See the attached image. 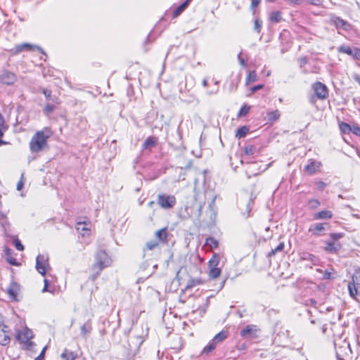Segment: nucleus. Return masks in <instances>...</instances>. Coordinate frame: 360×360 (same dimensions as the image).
<instances>
[{
	"instance_id": "obj_1",
	"label": "nucleus",
	"mask_w": 360,
	"mask_h": 360,
	"mask_svg": "<svg viewBox=\"0 0 360 360\" xmlns=\"http://www.w3.org/2000/svg\"><path fill=\"white\" fill-rule=\"evenodd\" d=\"M53 134L49 127L38 131L32 136L30 142V149L32 153H39L47 146V140Z\"/></svg>"
},
{
	"instance_id": "obj_2",
	"label": "nucleus",
	"mask_w": 360,
	"mask_h": 360,
	"mask_svg": "<svg viewBox=\"0 0 360 360\" xmlns=\"http://www.w3.org/2000/svg\"><path fill=\"white\" fill-rule=\"evenodd\" d=\"M176 200L174 195L166 194L158 195L157 203L163 209H172L176 205Z\"/></svg>"
},
{
	"instance_id": "obj_3",
	"label": "nucleus",
	"mask_w": 360,
	"mask_h": 360,
	"mask_svg": "<svg viewBox=\"0 0 360 360\" xmlns=\"http://www.w3.org/2000/svg\"><path fill=\"white\" fill-rule=\"evenodd\" d=\"M35 49L46 56L45 52L40 46L32 45L29 43L17 44L14 48L10 49L8 51L11 56H15L25 51H33Z\"/></svg>"
},
{
	"instance_id": "obj_4",
	"label": "nucleus",
	"mask_w": 360,
	"mask_h": 360,
	"mask_svg": "<svg viewBox=\"0 0 360 360\" xmlns=\"http://www.w3.org/2000/svg\"><path fill=\"white\" fill-rule=\"evenodd\" d=\"M360 290V269H356L353 276L352 281L348 283L349 292H358Z\"/></svg>"
},
{
	"instance_id": "obj_5",
	"label": "nucleus",
	"mask_w": 360,
	"mask_h": 360,
	"mask_svg": "<svg viewBox=\"0 0 360 360\" xmlns=\"http://www.w3.org/2000/svg\"><path fill=\"white\" fill-rule=\"evenodd\" d=\"M17 80L16 75L7 70L0 71V82L6 85H13Z\"/></svg>"
},
{
	"instance_id": "obj_6",
	"label": "nucleus",
	"mask_w": 360,
	"mask_h": 360,
	"mask_svg": "<svg viewBox=\"0 0 360 360\" xmlns=\"http://www.w3.org/2000/svg\"><path fill=\"white\" fill-rule=\"evenodd\" d=\"M312 88L318 98L323 100L328 97V88L324 84L319 82H315Z\"/></svg>"
},
{
	"instance_id": "obj_7",
	"label": "nucleus",
	"mask_w": 360,
	"mask_h": 360,
	"mask_svg": "<svg viewBox=\"0 0 360 360\" xmlns=\"http://www.w3.org/2000/svg\"><path fill=\"white\" fill-rule=\"evenodd\" d=\"M258 328L255 325H248L243 329L240 335L242 337L253 339L257 338Z\"/></svg>"
},
{
	"instance_id": "obj_8",
	"label": "nucleus",
	"mask_w": 360,
	"mask_h": 360,
	"mask_svg": "<svg viewBox=\"0 0 360 360\" xmlns=\"http://www.w3.org/2000/svg\"><path fill=\"white\" fill-rule=\"evenodd\" d=\"M33 337L32 330L26 327L23 331H18L15 339L20 342H27L28 340L32 339Z\"/></svg>"
},
{
	"instance_id": "obj_9",
	"label": "nucleus",
	"mask_w": 360,
	"mask_h": 360,
	"mask_svg": "<svg viewBox=\"0 0 360 360\" xmlns=\"http://www.w3.org/2000/svg\"><path fill=\"white\" fill-rule=\"evenodd\" d=\"M326 223H317L311 225L309 229V231L314 236H319L321 232L326 231Z\"/></svg>"
},
{
	"instance_id": "obj_10",
	"label": "nucleus",
	"mask_w": 360,
	"mask_h": 360,
	"mask_svg": "<svg viewBox=\"0 0 360 360\" xmlns=\"http://www.w3.org/2000/svg\"><path fill=\"white\" fill-rule=\"evenodd\" d=\"M4 255L6 261L11 265L19 266L20 263L17 262L16 259L13 257V250L8 247L4 248Z\"/></svg>"
},
{
	"instance_id": "obj_11",
	"label": "nucleus",
	"mask_w": 360,
	"mask_h": 360,
	"mask_svg": "<svg viewBox=\"0 0 360 360\" xmlns=\"http://www.w3.org/2000/svg\"><path fill=\"white\" fill-rule=\"evenodd\" d=\"M326 246L324 248L325 250L330 253H335L341 248V244L339 242L333 240L326 242Z\"/></svg>"
},
{
	"instance_id": "obj_12",
	"label": "nucleus",
	"mask_w": 360,
	"mask_h": 360,
	"mask_svg": "<svg viewBox=\"0 0 360 360\" xmlns=\"http://www.w3.org/2000/svg\"><path fill=\"white\" fill-rule=\"evenodd\" d=\"M321 165V162L310 160L309 163L305 166L304 170L309 174H313L319 169Z\"/></svg>"
},
{
	"instance_id": "obj_13",
	"label": "nucleus",
	"mask_w": 360,
	"mask_h": 360,
	"mask_svg": "<svg viewBox=\"0 0 360 360\" xmlns=\"http://www.w3.org/2000/svg\"><path fill=\"white\" fill-rule=\"evenodd\" d=\"M44 257L41 255H39L36 258V269L41 275L46 274V269L44 265Z\"/></svg>"
},
{
	"instance_id": "obj_14",
	"label": "nucleus",
	"mask_w": 360,
	"mask_h": 360,
	"mask_svg": "<svg viewBox=\"0 0 360 360\" xmlns=\"http://www.w3.org/2000/svg\"><path fill=\"white\" fill-rule=\"evenodd\" d=\"M220 262V256L214 253L208 262L209 271L210 269H219L218 267Z\"/></svg>"
},
{
	"instance_id": "obj_15",
	"label": "nucleus",
	"mask_w": 360,
	"mask_h": 360,
	"mask_svg": "<svg viewBox=\"0 0 360 360\" xmlns=\"http://www.w3.org/2000/svg\"><path fill=\"white\" fill-rule=\"evenodd\" d=\"M333 217V213L329 210H321V212H316L314 214V219H331Z\"/></svg>"
},
{
	"instance_id": "obj_16",
	"label": "nucleus",
	"mask_w": 360,
	"mask_h": 360,
	"mask_svg": "<svg viewBox=\"0 0 360 360\" xmlns=\"http://www.w3.org/2000/svg\"><path fill=\"white\" fill-rule=\"evenodd\" d=\"M155 237L159 241L167 243V227L162 228L157 231L155 233Z\"/></svg>"
},
{
	"instance_id": "obj_17",
	"label": "nucleus",
	"mask_w": 360,
	"mask_h": 360,
	"mask_svg": "<svg viewBox=\"0 0 360 360\" xmlns=\"http://www.w3.org/2000/svg\"><path fill=\"white\" fill-rule=\"evenodd\" d=\"M158 142V139L155 137H148L143 144V148L150 150L153 147L155 146Z\"/></svg>"
},
{
	"instance_id": "obj_18",
	"label": "nucleus",
	"mask_w": 360,
	"mask_h": 360,
	"mask_svg": "<svg viewBox=\"0 0 360 360\" xmlns=\"http://www.w3.org/2000/svg\"><path fill=\"white\" fill-rule=\"evenodd\" d=\"M331 21L337 27H342L347 30V27L349 26V24L345 20L339 17H333Z\"/></svg>"
},
{
	"instance_id": "obj_19",
	"label": "nucleus",
	"mask_w": 360,
	"mask_h": 360,
	"mask_svg": "<svg viewBox=\"0 0 360 360\" xmlns=\"http://www.w3.org/2000/svg\"><path fill=\"white\" fill-rule=\"evenodd\" d=\"M60 357L64 360H75L77 357V353L65 349L61 354Z\"/></svg>"
},
{
	"instance_id": "obj_20",
	"label": "nucleus",
	"mask_w": 360,
	"mask_h": 360,
	"mask_svg": "<svg viewBox=\"0 0 360 360\" xmlns=\"http://www.w3.org/2000/svg\"><path fill=\"white\" fill-rule=\"evenodd\" d=\"M90 224H91V222L89 220L77 221V224H76V229L78 231L81 230L82 231H89V228L87 227V226H90Z\"/></svg>"
},
{
	"instance_id": "obj_21",
	"label": "nucleus",
	"mask_w": 360,
	"mask_h": 360,
	"mask_svg": "<svg viewBox=\"0 0 360 360\" xmlns=\"http://www.w3.org/2000/svg\"><path fill=\"white\" fill-rule=\"evenodd\" d=\"M92 330L90 320L87 321L84 324L81 326V335L85 338L88 333Z\"/></svg>"
},
{
	"instance_id": "obj_22",
	"label": "nucleus",
	"mask_w": 360,
	"mask_h": 360,
	"mask_svg": "<svg viewBox=\"0 0 360 360\" xmlns=\"http://www.w3.org/2000/svg\"><path fill=\"white\" fill-rule=\"evenodd\" d=\"M42 93L45 96L46 100L51 101L56 103H59L58 98L56 96H52L51 90H49L48 89H43Z\"/></svg>"
},
{
	"instance_id": "obj_23",
	"label": "nucleus",
	"mask_w": 360,
	"mask_h": 360,
	"mask_svg": "<svg viewBox=\"0 0 360 360\" xmlns=\"http://www.w3.org/2000/svg\"><path fill=\"white\" fill-rule=\"evenodd\" d=\"M11 338L8 334L0 330V345L6 346L10 343Z\"/></svg>"
},
{
	"instance_id": "obj_24",
	"label": "nucleus",
	"mask_w": 360,
	"mask_h": 360,
	"mask_svg": "<svg viewBox=\"0 0 360 360\" xmlns=\"http://www.w3.org/2000/svg\"><path fill=\"white\" fill-rule=\"evenodd\" d=\"M228 337V331L221 330L217 333L213 338L214 341L218 342L219 343L223 342Z\"/></svg>"
},
{
	"instance_id": "obj_25",
	"label": "nucleus",
	"mask_w": 360,
	"mask_h": 360,
	"mask_svg": "<svg viewBox=\"0 0 360 360\" xmlns=\"http://www.w3.org/2000/svg\"><path fill=\"white\" fill-rule=\"evenodd\" d=\"M249 131V128L246 126H243L237 129L236 132V137L238 139L243 138L246 136L248 132Z\"/></svg>"
},
{
	"instance_id": "obj_26",
	"label": "nucleus",
	"mask_w": 360,
	"mask_h": 360,
	"mask_svg": "<svg viewBox=\"0 0 360 360\" xmlns=\"http://www.w3.org/2000/svg\"><path fill=\"white\" fill-rule=\"evenodd\" d=\"M257 79H258V77L256 74V72L255 70H253L248 73V75L246 77V79H245V83L247 85H248L252 82L257 81Z\"/></svg>"
},
{
	"instance_id": "obj_27",
	"label": "nucleus",
	"mask_w": 360,
	"mask_h": 360,
	"mask_svg": "<svg viewBox=\"0 0 360 360\" xmlns=\"http://www.w3.org/2000/svg\"><path fill=\"white\" fill-rule=\"evenodd\" d=\"M4 295L8 296V300H6V298H1V300L6 302H18L22 299V296L19 297V294H4Z\"/></svg>"
},
{
	"instance_id": "obj_28",
	"label": "nucleus",
	"mask_w": 360,
	"mask_h": 360,
	"mask_svg": "<svg viewBox=\"0 0 360 360\" xmlns=\"http://www.w3.org/2000/svg\"><path fill=\"white\" fill-rule=\"evenodd\" d=\"M190 1L191 0H186L185 2L181 4L179 6H178L174 12V16L177 17L179 15H180L184 11V9L188 6Z\"/></svg>"
},
{
	"instance_id": "obj_29",
	"label": "nucleus",
	"mask_w": 360,
	"mask_h": 360,
	"mask_svg": "<svg viewBox=\"0 0 360 360\" xmlns=\"http://www.w3.org/2000/svg\"><path fill=\"white\" fill-rule=\"evenodd\" d=\"M281 18V13L280 11H274L270 13L269 20L273 22H279Z\"/></svg>"
},
{
	"instance_id": "obj_30",
	"label": "nucleus",
	"mask_w": 360,
	"mask_h": 360,
	"mask_svg": "<svg viewBox=\"0 0 360 360\" xmlns=\"http://www.w3.org/2000/svg\"><path fill=\"white\" fill-rule=\"evenodd\" d=\"M21 290V286L16 282L12 281L8 288L7 292H18Z\"/></svg>"
},
{
	"instance_id": "obj_31",
	"label": "nucleus",
	"mask_w": 360,
	"mask_h": 360,
	"mask_svg": "<svg viewBox=\"0 0 360 360\" xmlns=\"http://www.w3.org/2000/svg\"><path fill=\"white\" fill-rule=\"evenodd\" d=\"M338 51L340 53H346L349 56H353L354 54V49L350 48L348 46H341L338 48Z\"/></svg>"
},
{
	"instance_id": "obj_32",
	"label": "nucleus",
	"mask_w": 360,
	"mask_h": 360,
	"mask_svg": "<svg viewBox=\"0 0 360 360\" xmlns=\"http://www.w3.org/2000/svg\"><path fill=\"white\" fill-rule=\"evenodd\" d=\"M201 283V281L200 280H194V279H192V280H190L186 288H185V290H192V288L195 286V285H198Z\"/></svg>"
},
{
	"instance_id": "obj_33",
	"label": "nucleus",
	"mask_w": 360,
	"mask_h": 360,
	"mask_svg": "<svg viewBox=\"0 0 360 360\" xmlns=\"http://www.w3.org/2000/svg\"><path fill=\"white\" fill-rule=\"evenodd\" d=\"M340 129L345 134L349 133L352 131V127L345 122L340 124Z\"/></svg>"
},
{
	"instance_id": "obj_34",
	"label": "nucleus",
	"mask_w": 360,
	"mask_h": 360,
	"mask_svg": "<svg viewBox=\"0 0 360 360\" xmlns=\"http://www.w3.org/2000/svg\"><path fill=\"white\" fill-rule=\"evenodd\" d=\"M206 244L212 248H217L219 243L214 238H209L206 240Z\"/></svg>"
},
{
	"instance_id": "obj_35",
	"label": "nucleus",
	"mask_w": 360,
	"mask_h": 360,
	"mask_svg": "<svg viewBox=\"0 0 360 360\" xmlns=\"http://www.w3.org/2000/svg\"><path fill=\"white\" fill-rule=\"evenodd\" d=\"M221 274V269H210L209 271V276L212 278H217Z\"/></svg>"
},
{
	"instance_id": "obj_36",
	"label": "nucleus",
	"mask_w": 360,
	"mask_h": 360,
	"mask_svg": "<svg viewBox=\"0 0 360 360\" xmlns=\"http://www.w3.org/2000/svg\"><path fill=\"white\" fill-rule=\"evenodd\" d=\"M13 243L18 250L22 251L24 250L23 245L21 243L20 240L17 237H14Z\"/></svg>"
},
{
	"instance_id": "obj_37",
	"label": "nucleus",
	"mask_w": 360,
	"mask_h": 360,
	"mask_svg": "<svg viewBox=\"0 0 360 360\" xmlns=\"http://www.w3.org/2000/svg\"><path fill=\"white\" fill-rule=\"evenodd\" d=\"M283 248H284V243H281L276 248H275L271 252H269L268 255L269 257H271V256L274 255L276 252L282 251L283 250Z\"/></svg>"
},
{
	"instance_id": "obj_38",
	"label": "nucleus",
	"mask_w": 360,
	"mask_h": 360,
	"mask_svg": "<svg viewBox=\"0 0 360 360\" xmlns=\"http://www.w3.org/2000/svg\"><path fill=\"white\" fill-rule=\"evenodd\" d=\"M280 113L278 110L271 111L268 113V118L269 120H276L279 118Z\"/></svg>"
},
{
	"instance_id": "obj_39",
	"label": "nucleus",
	"mask_w": 360,
	"mask_h": 360,
	"mask_svg": "<svg viewBox=\"0 0 360 360\" xmlns=\"http://www.w3.org/2000/svg\"><path fill=\"white\" fill-rule=\"evenodd\" d=\"M55 109H56V106L54 105L51 104V103H47V104H46V105L44 108V112L46 114L49 115V114L52 113Z\"/></svg>"
},
{
	"instance_id": "obj_40",
	"label": "nucleus",
	"mask_w": 360,
	"mask_h": 360,
	"mask_svg": "<svg viewBox=\"0 0 360 360\" xmlns=\"http://www.w3.org/2000/svg\"><path fill=\"white\" fill-rule=\"evenodd\" d=\"M323 276L326 279H333L336 277V273L334 270L326 271L323 274Z\"/></svg>"
},
{
	"instance_id": "obj_41",
	"label": "nucleus",
	"mask_w": 360,
	"mask_h": 360,
	"mask_svg": "<svg viewBox=\"0 0 360 360\" xmlns=\"http://www.w3.org/2000/svg\"><path fill=\"white\" fill-rule=\"evenodd\" d=\"M344 236V233H330V237L331 238V240L338 242V240L340 238H342Z\"/></svg>"
},
{
	"instance_id": "obj_42",
	"label": "nucleus",
	"mask_w": 360,
	"mask_h": 360,
	"mask_svg": "<svg viewBox=\"0 0 360 360\" xmlns=\"http://www.w3.org/2000/svg\"><path fill=\"white\" fill-rule=\"evenodd\" d=\"M158 242L151 240V241H148L146 243V248L147 250H152L154 248H155L156 247H158Z\"/></svg>"
},
{
	"instance_id": "obj_43",
	"label": "nucleus",
	"mask_w": 360,
	"mask_h": 360,
	"mask_svg": "<svg viewBox=\"0 0 360 360\" xmlns=\"http://www.w3.org/2000/svg\"><path fill=\"white\" fill-rule=\"evenodd\" d=\"M215 348V346L213 345V342H209L208 345L204 347L202 352L209 353L212 352Z\"/></svg>"
},
{
	"instance_id": "obj_44",
	"label": "nucleus",
	"mask_w": 360,
	"mask_h": 360,
	"mask_svg": "<svg viewBox=\"0 0 360 360\" xmlns=\"http://www.w3.org/2000/svg\"><path fill=\"white\" fill-rule=\"evenodd\" d=\"M255 151V147L252 145H248L245 148V153L246 155H252Z\"/></svg>"
},
{
	"instance_id": "obj_45",
	"label": "nucleus",
	"mask_w": 360,
	"mask_h": 360,
	"mask_svg": "<svg viewBox=\"0 0 360 360\" xmlns=\"http://www.w3.org/2000/svg\"><path fill=\"white\" fill-rule=\"evenodd\" d=\"M262 22L259 19H256L255 20L254 28L257 32H258V33L260 32L261 28H262Z\"/></svg>"
},
{
	"instance_id": "obj_46",
	"label": "nucleus",
	"mask_w": 360,
	"mask_h": 360,
	"mask_svg": "<svg viewBox=\"0 0 360 360\" xmlns=\"http://www.w3.org/2000/svg\"><path fill=\"white\" fill-rule=\"evenodd\" d=\"M250 110V107L248 105L243 106L238 113V115L242 117L246 115Z\"/></svg>"
},
{
	"instance_id": "obj_47",
	"label": "nucleus",
	"mask_w": 360,
	"mask_h": 360,
	"mask_svg": "<svg viewBox=\"0 0 360 360\" xmlns=\"http://www.w3.org/2000/svg\"><path fill=\"white\" fill-rule=\"evenodd\" d=\"M25 344V346L23 347L25 350H30L31 347L35 345V343L34 342H31L28 340L27 342H23Z\"/></svg>"
},
{
	"instance_id": "obj_48",
	"label": "nucleus",
	"mask_w": 360,
	"mask_h": 360,
	"mask_svg": "<svg viewBox=\"0 0 360 360\" xmlns=\"http://www.w3.org/2000/svg\"><path fill=\"white\" fill-rule=\"evenodd\" d=\"M46 350V347H44L41 352H40V354H39V356H37L34 360H44Z\"/></svg>"
},
{
	"instance_id": "obj_49",
	"label": "nucleus",
	"mask_w": 360,
	"mask_h": 360,
	"mask_svg": "<svg viewBox=\"0 0 360 360\" xmlns=\"http://www.w3.org/2000/svg\"><path fill=\"white\" fill-rule=\"evenodd\" d=\"M0 221L3 226H4L6 224H8L7 218L4 214H1Z\"/></svg>"
},
{
	"instance_id": "obj_50",
	"label": "nucleus",
	"mask_w": 360,
	"mask_h": 360,
	"mask_svg": "<svg viewBox=\"0 0 360 360\" xmlns=\"http://www.w3.org/2000/svg\"><path fill=\"white\" fill-rule=\"evenodd\" d=\"M22 179H23V174H22L21 178H20V181L17 184L16 188H17L18 191H20L22 188V187H23L24 181L22 180Z\"/></svg>"
},
{
	"instance_id": "obj_51",
	"label": "nucleus",
	"mask_w": 360,
	"mask_h": 360,
	"mask_svg": "<svg viewBox=\"0 0 360 360\" xmlns=\"http://www.w3.org/2000/svg\"><path fill=\"white\" fill-rule=\"evenodd\" d=\"M354 134L357 136H360V127L359 126L352 127V131Z\"/></svg>"
},
{
	"instance_id": "obj_52",
	"label": "nucleus",
	"mask_w": 360,
	"mask_h": 360,
	"mask_svg": "<svg viewBox=\"0 0 360 360\" xmlns=\"http://www.w3.org/2000/svg\"><path fill=\"white\" fill-rule=\"evenodd\" d=\"M263 86H264L263 84H258L257 86H255L252 87L250 89V91H251L252 93H254V92L259 90V89H262L263 88Z\"/></svg>"
},
{
	"instance_id": "obj_53",
	"label": "nucleus",
	"mask_w": 360,
	"mask_h": 360,
	"mask_svg": "<svg viewBox=\"0 0 360 360\" xmlns=\"http://www.w3.org/2000/svg\"><path fill=\"white\" fill-rule=\"evenodd\" d=\"M95 266H98L100 271H101L104 267L106 266L103 262L98 260L97 261V263L96 264Z\"/></svg>"
},
{
	"instance_id": "obj_54",
	"label": "nucleus",
	"mask_w": 360,
	"mask_h": 360,
	"mask_svg": "<svg viewBox=\"0 0 360 360\" xmlns=\"http://www.w3.org/2000/svg\"><path fill=\"white\" fill-rule=\"evenodd\" d=\"M309 204L313 207H316L320 205V202L317 200H311L309 201Z\"/></svg>"
},
{
	"instance_id": "obj_55",
	"label": "nucleus",
	"mask_w": 360,
	"mask_h": 360,
	"mask_svg": "<svg viewBox=\"0 0 360 360\" xmlns=\"http://www.w3.org/2000/svg\"><path fill=\"white\" fill-rule=\"evenodd\" d=\"M260 2V0H251V8L253 9L257 7Z\"/></svg>"
},
{
	"instance_id": "obj_56",
	"label": "nucleus",
	"mask_w": 360,
	"mask_h": 360,
	"mask_svg": "<svg viewBox=\"0 0 360 360\" xmlns=\"http://www.w3.org/2000/svg\"><path fill=\"white\" fill-rule=\"evenodd\" d=\"M316 185L319 189H323V188L326 186V184L323 181H318L316 182Z\"/></svg>"
},
{
	"instance_id": "obj_57",
	"label": "nucleus",
	"mask_w": 360,
	"mask_h": 360,
	"mask_svg": "<svg viewBox=\"0 0 360 360\" xmlns=\"http://www.w3.org/2000/svg\"><path fill=\"white\" fill-rule=\"evenodd\" d=\"M354 56H355L356 58H360V50L359 49H354V54H353Z\"/></svg>"
},
{
	"instance_id": "obj_58",
	"label": "nucleus",
	"mask_w": 360,
	"mask_h": 360,
	"mask_svg": "<svg viewBox=\"0 0 360 360\" xmlns=\"http://www.w3.org/2000/svg\"><path fill=\"white\" fill-rule=\"evenodd\" d=\"M309 2H310L313 5H320L321 3V0H307Z\"/></svg>"
},
{
	"instance_id": "obj_59",
	"label": "nucleus",
	"mask_w": 360,
	"mask_h": 360,
	"mask_svg": "<svg viewBox=\"0 0 360 360\" xmlns=\"http://www.w3.org/2000/svg\"><path fill=\"white\" fill-rule=\"evenodd\" d=\"M48 287H49L48 280L47 279H44V288L42 290V292H44L46 291H49L48 290Z\"/></svg>"
},
{
	"instance_id": "obj_60",
	"label": "nucleus",
	"mask_w": 360,
	"mask_h": 360,
	"mask_svg": "<svg viewBox=\"0 0 360 360\" xmlns=\"http://www.w3.org/2000/svg\"><path fill=\"white\" fill-rule=\"evenodd\" d=\"M240 53L238 54V58L239 60V62H240V64L242 65V66H245V61L244 59H243L241 57H240Z\"/></svg>"
},
{
	"instance_id": "obj_61",
	"label": "nucleus",
	"mask_w": 360,
	"mask_h": 360,
	"mask_svg": "<svg viewBox=\"0 0 360 360\" xmlns=\"http://www.w3.org/2000/svg\"><path fill=\"white\" fill-rule=\"evenodd\" d=\"M148 328H147L146 332L145 333V334H142L141 335L139 336V338L142 339V340L141 342V344L143 342V338L148 335Z\"/></svg>"
},
{
	"instance_id": "obj_62",
	"label": "nucleus",
	"mask_w": 360,
	"mask_h": 360,
	"mask_svg": "<svg viewBox=\"0 0 360 360\" xmlns=\"http://www.w3.org/2000/svg\"><path fill=\"white\" fill-rule=\"evenodd\" d=\"M290 4H297L299 0H285Z\"/></svg>"
},
{
	"instance_id": "obj_63",
	"label": "nucleus",
	"mask_w": 360,
	"mask_h": 360,
	"mask_svg": "<svg viewBox=\"0 0 360 360\" xmlns=\"http://www.w3.org/2000/svg\"><path fill=\"white\" fill-rule=\"evenodd\" d=\"M218 91V88H217L216 89L213 90V91H211L210 92H209L210 94H217Z\"/></svg>"
},
{
	"instance_id": "obj_64",
	"label": "nucleus",
	"mask_w": 360,
	"mask_h": 360,
	"mask_svg": "<svg viewBox=\"0 0 360 360\" xmlns=\"http://www.w3.org/2000/svg\"><path fill=\"white\" fill-rule=\"evenodd\" d=\"M202 85L205 87L207 86V81L206 79H205L203 81H202Z\"/></svg>"
}]
</instances>
